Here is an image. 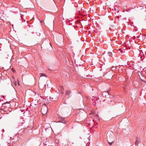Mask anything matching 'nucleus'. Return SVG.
<instances>
[{"mask_svg": "<svg viewBox=\"0 0 146 146\" xmlns=\"http://www.w3.org/2000/svg\"><path fill=\"white\" fill-rule=\"evenodd\" d=\"M108 54H109V55L110 56H112V53L111 52H109L108 53Z\"/></svg>", "mask_w": 146, "mask_h": 146, "instance_id": "39448f33", "label": "nucleus"}, {"mask_svg": "<svg viewBox=\"0 0 146 146\" xmlns=\"http://www.w3.org/2000/svg\"><path fill=\"white\" fill-rule=\"evenodd\" d=\"M18 84L19 85V81H18Z\"/></svg>", "mask_w": 146, "mask_h": 146, "instance_id": "1a4fd4ad", "label": "nucleus"}, {"mask_svg": "<svg viewBox=\"0 0 146 146\" xmlns=\"http://www.w3.org/2000/svg\"><path fill=\"white\" fill-rule=\"evenodd\" d=\"M69 91H67L66 92V95H67V94H69Z\"/></svg>", "mask_w": 146, "mask_h": 146, "instance_id": "0eeeda50", "label": "nucleus"}, {"mask_svg": "<svg viewBox=\"0 0 146 146\" xmlns=\"http://www.w3.org/2000/svg\"><path fill=\"white\" fill-rule=\"evenodd\" d=\"M43 76H44L46 77V75L45 74L41 73L40 74V77H42Z\"/></svg>", "mask_w": 146, "mask_h": 146, "instance_id": "20e7f679", "label": "nucleus"}, {"mask_svg": "<svg viewBox=\"0 0 146 146\" xmlns=\"http://www.w3.org/2000/svg\"><path fill=\"white\" fill-rule=\"evenodd\" d=\"M55 6V4L54 2L52 1V2L49 4L47 5L46 7L49 9H52Z\"/></svg>", "mask_w": 146, "mask_h": 146, "instance_id": "7ed1b4c3", "label": "nucleus"}, {"mask_svg": "<svg viewBox=\"0 0 146 146\" xmlns=\"http://www.w3.org/2000/svg\"><path fill=\"white\" fill-rule=\"evenodd\" d=\"M61 93H62V94H64V92H61Z\"/></svg>", "mask_w": 146, "mask_h": 146, "instance_id": "9d476101", "label": "nucleus"}, {"mask_svg": "<svg viewBox=\"0 0 146 146\" xmlns=\"http://www.w3.org/2000/svg\"><path fill=\"white\" fill-rule=\"evenodd\" d=\"M137 140H136V141L135 142V144H137Z\"/></svg>", "mask_w": 146, "mask_h": 146, "instance_id": "6e6552de", "label": "nucleus"}, {"mask_svg": "<svg viewBox=\"0 0 146 146\" xmlns=\"http://www.w3.org/2000/svg\"><path fill=\"white\" fill-rule=\"evenodd\" d=\"M44 105L45 106V107H43L42 108L41 111L42 114L44 115H45L47 112L48 109L46 106V104H44Z\"/></svg>", "mask_w": 146, "mask_h": 146, "instance_id": "f03ea898", "label": "nucleus"}, {"mask_svg": "<svg viewBox=\"0 0 146 146\" xmlns=\"http://www.w3.org/2000/svg\"><path fill=\"white\" fill-rule=\"evenodd\" d=\"M107 136L109 140H108V142L110 145H112V143L113 142V141H112V136L111 135V134L110 133H107Z\"/></svg>", "mask_w": 146, "mask_h": 146, "instance_id": "f257e3e1", "label": "nucleus"}, {"mask_svg": "<svg viewBox=\"0 0 146 146\" xmlns=\"http://www.w3.org/2000/svg\"><path fill=\"white\" fill-rule=\"evenodd\" d=\"M14 84L15 86H16L17 85V82L16 81H15L14 82Z\"/></svg>", "mask_w": 146, "mask_h": 146, "instance_id": "423d86ee", "label": "nucleus"}]
</instances>
